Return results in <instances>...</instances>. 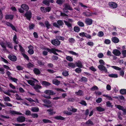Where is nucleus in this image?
Segmentation results:
<instances>
[{
	"label": "nucleus",
	"instance_id": "24",
	"mask_svg": "<svg viewBox=\"0 0 126 126\" xmlns=\"http://www.w3.org/2000/svg\"><path fill=\"white\" fill-rule=\"evenodd\" d=\"M11 114H17V115H22V113L20 112L16 111H11Z\"/></svg>",
	"mask_w": 126,
	"mask_h": 126
},
{
	"label": "nucleus",
	"instance_id": "17",
	"mask_svg": "<svg viewBox=\"0 0 126 126\" xmlns=\"http://www.w3.org/2000/svg\"><path fill=\"white\" fill-rule=\"evenodd\" d=\"M112 41L115 43H117L119 41V39L116 37H114L112 38L111 39Z\"/></svg>",
	"mask_w": 126,
	"mask_h": 126
},
{
	"label": "nucleus",
	"instance_id": "29",
	"mask_svg": "<svg viewBox=\"0 0 126 126\" xmlns=\"http://www.w3.org/2000/svg\"><path fill=\"white\" fill-rule=\"evenodd\" d=\"M68 65L72 68H74L75 67V64L72 63H68Z\"/></svg>",
	"mask_w": 126,
	"mask_h": 126
},
{
	"label": "nucleus",
	"instance_id": "42",
	"mask_svg": "<svg viewBox=\"0 0 126 126\" xmlns=\"http://www.w3.org/2000/svg\"><path fill=\"white\" fill-rule=\"evenodd\" d=\"M10 79L12 81L16 83H17L18 81V79H17L12 77H10Z\"/></svg>",
	"mask_w": 126,
	"mask_h": 126
},
{
	"label": "nucleus",
	"instance_id": "55",
	"mask_svg": "<svg viewBox=\"0 0 126 126\" xmlns=\"http://www.w3.org/2000/svg\"><path fill=\"white\" fill-rule=\"evenodd\" d=\"M12 124L16 126H25L26 125V124L24 123H23L22 124H20L17 123H13Z\"/></svg>",
	"mask_w": 126,
	"mask_h": 126
},
{
	"label": "nucleus",
	"instance_id": "54",
	"mask_svg": "<svg viewBox=\"0 0 126 126\" xmlns=\"http://www.w3.org/2000/svg\"><path fill=\"white\" fill-rule=\"evenodd\" d=\"M68 52L69 53L76 56H78V53H77L76 52L72 51H69Z\"/></svg>",
	"mask_w": 126,
	"mask_h": 126
},
{
	"label": "nucleus",
	"instance_id": "10",
	"mask_svg": "<svg viewBox=\"0 0 126 126\" xmlns=\"http://www.w3.org/2000/svg\"><path fill=\"white\" fill-rule=\"evenodd\" d=\"M109 5L110 7L113 8H115L117 7V4L114 2H111L109 3Z\"/></svg>",
	"mask_w": 126,
	"mask_h": 126
},
{
	"label": "nucleus",
	"instance_id": "2",
	"mask_svg": "<svg viewBox=\"0 0 126 126\" xmlns=\"http://www.w3.org/2000/svg\"><path fill=\"white\" fill-rule=\"evenodd\" d=\"M47 50L50 53H53L54 54L57 55H58V54L56 52V51L59 52H60L62 51L60 50H59L55 48H52L51 49L47 48Z\"/></svg>",
	"mask_w": 126,
	"mask_h": 126
},
{
	"label": "nucleus",
	"instance_id": "60",
	"mask_svg": "<svg viewBox=\"0 0 126 126\" xmlns=\"http://www.w3.org/2000/svg\"><path fill=\"white\" fill-rule=\"evenodd\" d=\"M104 43L106 44H109L110 43V40L108 39H106L104 41Z\"/></svg>",
	"mask_w": 126,
	"mask_h": 126
},
{
	"label": "nucleus",
	"instance_id": "12",
	"mask_svg": "<svg viewBox=\"0 0 126 126\" xmlns=\"http://www.w3.org/2000/svg\"><path fill=\"white\" fill-rule=\"evenodd\" d=\"M92 19L89 18H87L85 20V22L86 24L88 25L91 24L92 23Z\"/></svg>",
	"mask_w": 126,
	"mask_h": 126
},
{
	"label": "nucleus",
	"instance_id": "33",
	"mask_svg": "<svg viewBox=\"0 0 126 126\" xmlns=\"http://www.w3.org/2000/svg\"><path fill=\"white\" fill-rule=\"evenodd\" d=\"M45 24L46 27L47 29H49L50 28L51 26V25L49 24V22L48 21H45Z\"/></svg>",
	"mask_w": 126,
	"mask_h": 126
},
{
	"label": "nucleus",
	"instance_id": "11",
	"mask_svg": "<svg viewBox=\"0 0 126 126\" xmlns=\"http://www.w3.org/2000/svg\"><path fill=\"white\" fill-rule=\"evenodd\" d=\"M75 94L79 96H82L84 95L83 92L80 90H79L78 92H76Z\"/></svg>",
	"mask_w": 126,
	"mask_h": 126
},
{
	"label": "nucleus",
	"instance_id": "57",
	"mask_svg": "<svg viewBox=\"0 0 126 126\" xmlns=\"http://www.w3.org/2000/svg\"><path fill=\"white\" fill-rule=\"evenodd\" d=\"M66 59L70 62H72L73 61V59L70 56H67L66 57Z\"/></svg>",
	"mask_w": 126,
	"mask_h": 126
},
{
	"label": "nucleus",
	"instance_id": "40",
	"mask_svg": "<svg viewBox=\"0 0 126 126\" xmlns=\"http://www.w3.org/2000/svg\"><path fill=\"white\" fill-rule=\"evenodd\" d=\"M74 30L75 32H78L80 31V29L79 27L75 26L74 27Z\"/></svg>",
	"mask_w": 126,
	"mask_h": 126
},
{
	"label": "nucleus",
	"instance_id": "48",
	"mask_svg": "<svg viewBox=\"0 0 126 126\" xmlns=\"http://www.w3.org/2000/svg\"><path fill=\"white\" fill-rule=\"evenodd\" d=\"M78 24L81 27H83L84 26V24L82 22L79 21L77 22Z\"/></svg>",
	"mask_w": 126,
	"mask_h": 126
},
{
	"label": "nucleus",
	"instance_id": "19",
	"mask_svg": "<svg viewBox=\"0 0 126 126\" xmlns=\"http://www.w3.org/2000/svg\"><path fill=\"white\" fill-rule=\"evenodd\" d=\"M13 16L12 15H7L5 16V19H12L13 18Z\"/></svg>",
	"mask_w": 126,
	"mask_h": 126
},
{
	"label": "nucleus",
	"instance_id": "35",
	"mask_svg": "<svg viewBox=\"0 0 126 126\" xmlns=\"http://www.w3.org/2000/svg\"><path fill=\"white\" fill-rule=\"evenodd\" d=\"M6 45L7 47L9 48L12 49L13 48V46L11 43L10 42H8L7 43Z\"/></svg>",
	"mask_w": 126,
	"mask_h": 126
},
{
	"label": "nucleus",
	"instance_id": "6",
	"mask_svg": "<svg viewBox=\"0 0 126 126\" xmlns=\"http://www.w3.org/2000/svg\"><path fill=\"white\" fill-rule=\"evenodd\" d=\"M44 93L48 95H53L56 94L52 90H47L44 91Z\"/></svg>",
	"mask_w": 126,
	"mask_h": 126
},
{
	"label": "nucleus",
	"instance_id": "58",
	"mask_svg": "<svg viewBox=\"0 0 126 126\" xmlns=\"http://www.w3.org/2000/svg\"><path fill=\"white\" fill-rule=\"evenodd\" d=\"M62 74L63 75L65 76H67L68 75V72L66 71H63L62 73Z\"/></svg>",
	"mask_w": 126,
	"mask_h": 126
},
{
	"label": "nucleus",
	"instance_id": "18",
	"mask_svg": "<svg viewBox=\"0 0 126 126\" xmlns=\"http://www.w3.org/2000/svg\"><path fill=\"white\" fill-rule=\"evenodd\" d=\"M54 118L57 120H63L65 119L64 118L60 115L55 116L54 117Z\"/></svg>",
	"mask_w": 126,
	"mask_h": 126
},
{
	"label": "nucleus",
	"instance_id": "46",
	"mask_svg": "<svg viewBox=\"0 0 126 126\" xmlns=\"http://www.w3.org/2000/svg\"><path fill=\"white\" fill-rule=\"evenodd\" d=\"M87 45L91 47H92L93 46L94 44L93 42L89 41L87 43Z\"/></svg>",
	"mask_w": 126,
	"mask_h": 126
},
{
	"label": "nucleus",
	"instance_id": "3",
	"mask_svg": "<svg viewBox=\"0 0 126 126\" xmlns=\"http://www.w3.org/2000/svg\"><path fill=\"white\" fill-rule=\"evenodd\" d=\"M57 24L56 23H54L53 24V26L59 28L60 26H62L63 24V23L61 20H58L57 22Z\"/></svg>",
	"mask_w": 126,
	"mask_h": 126
},
{
	"label": "nucleus",
	"instance_id": "38",
	"mask_svg": "<svg viewBox=\"0 0 126 126\" xmlns=\"http://www.w3.org/2000/svg\"><path fill=\"white\" fill-rule=\"evenodd\" d=\"M19 47L20 48V50L22 54L24 53L25 52V50L20 45H18Z\"/></svg>",
	"mask_w": 126,
	"mask_h": 126
},
{
	"label": "nucleus",
	"instance_id": "53",
	"mask_svg": "<svg viewBox=\"0 0 126 126\" xmlns=\"http://www.w3.org/2000/svg\"><path fill=\"white\" fill-rule=\"evenodd\" d=\"M83 15L85 16H89L91 15L90 14V13L88 12H83Z\"/></svg>",
	"mask_w": 126,
	"mask_h": 126
},
{
	"label": "nucleus",
	"instance_id": "51",
	"mask_svg": "<svg viewBox=\"0 0 126 126\" xmlns=\"http://www.w3.org/2000/svg\"><path fill=\"white\" fill-rule=\"evenodd\" d=\"M37 63L40 66H43L44 64V62L39 60L38 61Z\"/></svg>",
	"mask_w": 126,
	"mask_h": 126
},
{
	"label": "nucleus",
	"instance_id": "1",
	"mask_svg": "<svg viewBox=\"0 0 126 126\" xmlns=\"http://www.w3.org/2000/svg\"><path fill=\"white\" fill-rule=\"evenodd\" d=\"M100 64L98 65V68L99 70L102 71L104 72L105 73L107 72L108 70L106 68L104 65H105V63L104 61L102 59H100L99 61Z\"/></svg>",
	"mask_w": 126,
	"mask_h": 126
},
{
	"label": "nucleus",
	"instance_id": "16",
	"mask_svg": "<svg viewBox=\"0 0 126 126\" xmlns=\"http://www.w3.org/2000/svg\"><path fill=\"white\" fill-rule=\"evenodd\" d=\"M8 58L11 60L13 61H15L16 60V58L15 56L9 55L8 56Z\"/></svg>",
	"mask_w": 126,
	"mask_h": 126
},
{
	"label": "nucleus",
	"instance_id": "22",
	"mask_svg": "<svg viewBox=\"0 0 126 126\" xmlns=\"http://www.w3.org/2000/svg\"><path fill=\"white\" fill-rule=\"evenodd\" d=\"M96 109L97 110L100 112L103 111L105 110L104 108L100 106L96 107Z\"/></svg>",
	"mask_w": 126,
	"mask_h": 126
},
{
	"label": "nucleus",
	"instance_id": "5",
	"mask_svg": "<svg viewBox=\"0 0 126 126\" xmlns=\"http://www.w3.org/2000/svg\"><path fill=\"white\" fill-rule=\"evenodd\" d=\"M51 43L52 44L55 46H58L60 45V41L58 39H56L52 40Z\"/></svg>",
	"mask_w": 126,
	"mask_h": 126
},
{
	"label": "nucleus",
	"instance_id": "8",
	"mask_svg": "<svg viewBox=\"0 0 126 126\" xmlns=\"http://www.w3.org/2000/svg\"><path fill=\"white\" fill-rule=\"evenodd\" d=\"M26 118L23 116H20L17 118L16 120L19 122H22L25 121Z\"/></svg>",
	"mask_w": 126,
	"mask_h": 126
},
{
	"label": "nucleus",
	"instance_id": "9",
	"mask_svg": "<svg viewBox=\"0 0 126 126\" xmlns=\"http://www.w3.org/2000/svg\"><path fill=\"white\" fill-rule=\"evenodd\" d=\"M29 50L28 51L30 55L32 54L34 52L33 51V47L31 46L30 45L28 47Z\"/></svg>",
	"mask_w": 126,
	"mask_h": 126
},
{
	"label": "nucleus",
	"instance_id": "28",
	"mask_svg": "<svg viewBox=\"0 0 126 126\" xmlns=\"http://www.w3.org/2000/svg\"><path fill=\"white\" fill-rule=\"evenodd\" d=\"M27 82L29 84L32 86H34V85L35 82L33 80H27Z\"/></svg>",
	"mask_w": 126,
	"mask_h": 126
},
{
	"label": "nucleus",
	"instance_id": "44",
	"mask_svg": "<svg viewBox=\"0 0 126 126\" xmlns=\"http://www.w3.org/2000/svg\"><path fill=\"white\" fill-rule=\"evenodd\" d=\"M13 40L14 43L15 44H17L18 42L17 40V36L16 35H15L13 38Z\"/></svg>",
	"mask_w": 126,
	"mask_h": 126
},
{
	"label": "nucleus",
	"instance_id": "15",
	"mask_svg": "<svg viewBox=\"0 0 126 126\" xmlns=\"http://www.w3.org/2000/svg\"><path fill=\"white\" fill-rule=\"evenodd\" d=\"M21 8L24 10L26 11L28 10L29 9L28 6L25 4H23L21 5Z\"/></svg>",
	"mask_w": 126,
	"mask_h": 126
},
{
	"label": "nucleus",
	"instance_id": "32",
	"mask_svg": "<svg viewBox=\"0 0 126 126\" xmlns=\"http://www.w3.org/2000/svg\"><path fill=\"white\" fill-rule=\"evenodd\" d=\"M106 105L107 107L112 108L113 106L111 105V103L109 101H108L106 102Z\"/></svg>",
	"mask_w": 126,
	"mask_h": 126
},
{
	"label": "nucleus",
	"instance_id": "61",
	"mask_svg": "<svg viewBox=\"0 0 126 126\" xmlns=\"http://www.w3.org/2000/svg\"><path fill=\"white\" fill-rule=\"evenodd\" d=\"M75 71L77 73H79L81 72V70L79 68H77L75 69Z\"/></svg>",
	"mask_w": 126,
	"mask_h": 126
},
{
	"label": "nucleus",
	"instance_id": "14",
	"mask_svg": "<svg viewBox=\"0 0 126 126\" xmlns=\"http://www.w3.org/2000/svg\"><path fill=\"white\" fill-rule=\"evenodd\" d=\"M47 111L48 112V114L50 115H53L55 114L56 112L54 111L53 109H48L47 110Z\"/></svg>",
	"mask_w": 126,
	"mask_h": 126
},
{
	"label": "nucleus",
	"instance_id": "47",
	"mask_svg": "<svg viewBox=\"0 0 126 126\" xmlns=\"http://www.w3.org/2000/svg\"><path fill=\"white\" fill-rule=\"evenodd\" d=\"M27 66L28 68H30L33 67L34 66L33 64L30 63H29L27 64Z\"/></svg>",
	"mask_w": 126,
	"mask_h": 126
},
{
	"label": "nucleus",
	"instance_id": "52",
	"mask_svg": "<svg viewBox=\"0 0 126 126\" xmlns=\"http://www.w3.org/2000/svg\"><path fill=\"white\" fill-rule=\"evenodd\" d=\"M86 124L87 125H94V124L92 121L90 120H88L86 122Z\"/></svg>",
	"mask_w": 126,
	"mask_h": 126
},
{
	"label": "nucleus",
	"instance_id": "39",
	"mask_svg": "<svg viewBox=\"0 0 126 126\" xmlns=\"http://www.w3.org/2000/svg\"><path fill=\"white\" fill-rule=\"evenodd\" d=\"M65 1V0H57L56 1V2L58 4H62Z\"/></svg>",
	"mask_w": 126,
	"mask_h": 126
},
{
	"label": "nucleus",
	"instance_id": "59",
	"mask_svg": "<svg viewBox=\"0 0 126 126\" xmlns=\"http://www.w3.org/2000/svg\"><path fill=\"white\" fill-rule=\"evenodd\" d=\"M98 88L96 86L94 85L90 89V90L92 91H94L95 90H98Z\"/></svg>",
	"mask_w": 126,
	"mask_h": 126
},
{
	"label": "nucleus",
	"instance_id": "56",
	"mask_svg": "<svg viewBox=\"0 0 126 126\" xmlns=\"http://www.w3.org/2000/svg\"><path fill=\"white\" fill-rule=\"evenodd\" d=\"M15 96L16 97V99L18 100H22L21 98L19 96V95L17 94H15Z\"/></svg>",
	"mask_w": 126,
	"mask_h": 126
},
{
	"label": "nucleus",
	"instance_id": "20",
	"mask_svg": "<svg viewBox=\"0 0 126 126\" xmlns=\"http://www.w3.org/2000/svg\"><path fill=\"white\" fill-rule=\"evenodd\" d=\"M31 110L33 112H37L39 111V109L38 107H33L31 108Z\"/></svg>",
	"mask_w": 126,
	"mask_h": 126
},
{
	"label": "nucleus",
	"instance_id": "34",
	"mask_svg": "<svg viewBox=\"0 0 126 126\" xmlns=\"http://www.w3.org/2000/svg\"><path fill=\"white\" fill-rule=\"evenodd\" d=\"M3 99L6 102L7 101H11V100L10 98L8 97L7 96H6L5 97H3Z\"/></svg>",
	"mask_w": 126,
	"mask_h": 126
},
{
	"label": "nucleus",
	"instance_id": "63",
	"mask_svg": "<svg viewBox=\"0 0 126 126\" xmlns=\"http://www.w3.org/2000/svg\"><path fill=\"white\" fill-rule=\"evenodd\" d=\"M102 100L101 98H98L96 100V101L97 103H100L102 101Z\"/></svg>",
	"mask_w": 126,
	"mask_h": 126
},
{
	"label": "nucleus",
	"instance_id": "7",
	"mask_svg": "<svg viewBox=\"0 0 126 126\" xmlns=\"http://www.w3.org/2000/svg\"><path fill=\"white\" fill-rule=\"evenodd\" d=\"M32 13L28 11L25 13L24 16L26 17L27 19L30 20L32 17Z\"/></svg>",
	"mask_w": 126,
	"mask_h": 126
},
{
	"label": "nucleus",
	"instance_id": "36",
	"mask_svg": "<svg viewBox=\"0 0 126 126\" xmlns=\"http://www.w3.org/2000/svg\"><path fill=\"white\" fill-rule=\"evenodd\" d=\"M43 101L45 103L50 104L51 103V101L48 99H45L43 100Z\"/></svg>",
	"mask_w": 126,
	"mask_h": 126
},
{
	"label": "nucleus",
	"instance_id": "41",
	"mask_svg": "<svg viewBox=\"0 0 126 126\" xmlns=\"http://www.w3.org/2000/svg\"><path fill=\"white\" fill-rule=\"evenodd\" d=\"M34 86L33 88L36 90H38L39 89H40L42 88V87L41 86L38 85H35Z\"/></svg>",
	"mask_w": 126,
	"mask_h": 126
},
{
	"label": "nucleus",
	"instance_id": "26",
	"mask_svg": "<svg viewBox=\"0 0 126 126\" xmlns=\"http://www.w3.org/2000/svg\"><path fill=\"white\" fill-rule=\"evenodd\" d=\"M64 7L66 9L71 10H73V9L72 7L69 5L67 4H65L64 5Z\"/></svg>",
	"mask_w": 126,
	"mask_h": 126
},
{
	"label": "nucleus",
	"instance_id": "31",
	"mask_svg": "<svg viewBox=\"0 0 126 126\" xmlns=\"http://www.w3.org/2000/svg\"><path fill=\"white\" fill-rule=\"evenodd\" d=\"M115 106L116 108H118V109L122 110L124 108L123 106L119 105H115Z\"/></svg>",
	"mask_w": 126,
	"mask_h": 126
},
{
	"label": "nucleus",
	"instance_id": "37",
	"mask_svg": "<svg viewBox=\"0 0 126 126\" xmlns=\"http://www.w3.org/2000/svg\"><path fill=\"white\" fill-rule=\"evenodd\" d=\"M76 64L77 66L80 68L82 67V65L81 62H76Z\"/></svg>",
	"mask_w": 126,
	"mask_h": 126
},
{
	"label": "nucleus",
	"instance_id": "45",
	"mask_svg": "<svg viewBox=\"0 0 126 126\" xmlns=\"http://www.w3.org/2000/svg\"><path fill=\"white\" fill-rule=\"evenodd\" d=\"M40 9L42 12L43 13H46L47 12V8L43 7H41Z\"/></svg>",
	"mask_w": 126,
	"mask_h": 126
},
{
	"label": "nucleus",
	"instance_id": "23",
	"mask_svg": "<svg viewBox=\"0 0 126 126\" xmlns=\"http://www.w3.org/2000/svg\"><path fill=\"white\" fill-rule=\"evenodd\" d=\"M33 71L36 74L38 75L40 74V71L37 68H34L33 70Z\"/></svg>",
	"mask_w": 126,
	"mask_h": 126
},
{
	"label": "nucleus",
	"instance_id": "27",
	"mask_svg": "<svg viewBox=\"0 0 126 126\" xmlns=\"http://www.w3.org/2000/svg\"><path fill=\"white\" fill-rule=\"evenodd\" d=\"M108 76L110 77L113 78H117L118 77V76L117 74H111L108 75Z\"/></svg>",
	"mask_w": 126,
	"mask_h": 126
},
{
	"label": "nucleus",
	"instance_id": "49",
	"mask_svg": "<svg viewBox=\"0 0 126 126\" xmlns=\"http://www.w3.org/2000/svg\"><path fill=\"white\" fill-rule=\"evenodd\" d=\"M43 121L44 123H52V122L51 121L48 119H43Z\"/></svg>",
	"mask_w": 126,
	"mask_h": 126
},
{
	"label": "nucleus",
	"instance_id": "62",
	"mask_svg": "<svg viewBox=\"0 0 126 126\" xmlns=\"http://www.w3.org/2000/svg\"><path fill=\"white\" fill-rule=\"evenodd\" d=\"M104 33L102 31L99 32L98 33L97 35L99 37H102L104 35Z\"/></svg>",
	"mask_w": 126,
	"mask_h": 126
},
{
	"label": "nucleus",
	"instance_id": "4",
	"mask_svg": "<svg viewBox=\"0 0 126 126\" xmlns=\"http://www.w3.org/2000/svg\"><path fill=\"white\" fill-rule=\"evenodd\" d=\"M64 22L65 24L68 28H69L70 29H71L72 28L71 24L70 23L72 22H73V20L71 19H69L68 21H64Z\"/></svg>",
	"mask_w": 126,
	"mask_h": 126
},
{
	"label": "nucleus",
	"instance_id": "43",
	"mask_svg": "<svg viewBox=\"0 0 126 126\" xmlns=\"http://www.w3.org/2000/svg\"><path fill=\"white\" fill-rule=\"evenodd\" d=\"M68 40L69 42L70 43H74L76 41L75 40L72 38H69Z\"/></svg>",
	"mask_w": 126,
	"mask_h": 126
},
{
	"label": "nucleus",
	"instance_id": "50",
	"mask_svg": "<svg viewBox=\"0 0 126 126\" xmlns=\"http://www.w3.org/2000/svg\"><path fill=\"white\" fill-rule=\"evenodd\" d=\"M56 38L58 39L61 40L63 41L64 39V38L63 37L61 36H56Z\"/></svg>",
	"mask_w": 126,
	"mask_h": 126
},
{
	"label": "nucleus",
	"instance_id": "30",
	"mask_svg": "<svg viewBox=\"0 0 126 126\" xmlns=\"http://www.w3.org/2000/svg\"><path fill=\"white\" fill-rule=\"evenodd\" d=\"M120 93L121 94H126V89H122L120 90Z\"/></svg>",
	"mask_w": 126,
	"mask_h": 126
},
{
	"label": "nucleus",
	"instance_id": "21",
	"mask_svg": "<svg viewBox=\"0 0 126 126\" xmlns=\"http://www.w3.org/2000/svg\"><path fill=\"white\" fill-rule=\"evenodd\" d=\"M53 83L56 85H58L60 83V81L57 79H55L53 80Z\"/></svg>",
	"mask_w": 126,
	"mask_h": 126
},
{
	"label": "nucleus",
	"instance_id": "25",
	"mask_svg": "<svg viewBox=\"0 0 126 126\" xmlns=\"http://www.w3.org/2000/svg\"><path fill=\"white\" fill-rule=\"evenodd\" d=\"M42 84L45 86H49L51 85L50 83L46 81H43L42 82Z\"/></svg>",
	"mask_w": 126,
	"mask_h": 126
},
{
	"label": "nucleus",
	"instance_id": "64",
	"mask_svg": "<svg viewBox=\"0 0 126 126\" xmlns=\"http://www.w3.org/2000/svg\"><path fill=\"white\" fill-rule=\"evenodd\" d=\"M122 53V54L123 55V58L126 57V50H123Z\"/></svg>",
	"mask_w": 126,
	"mask_h": 126
},
{
	"label": "nucleus",
	"instance_id": "13",
	"mask_svg": "<svg viewBox=\"0 0 126 126\" xmlns=\"http://www.w3.org/2000/svg\"><path fill=\"white\" fill-rule=\"evenodd\" d=\"M112 53L114 54L116 56H119L121 54L120 51L117 49L113 50Z\"/></svg>",
	"mask_w": 126,
	"mask_h": 126
}]
</instances>
